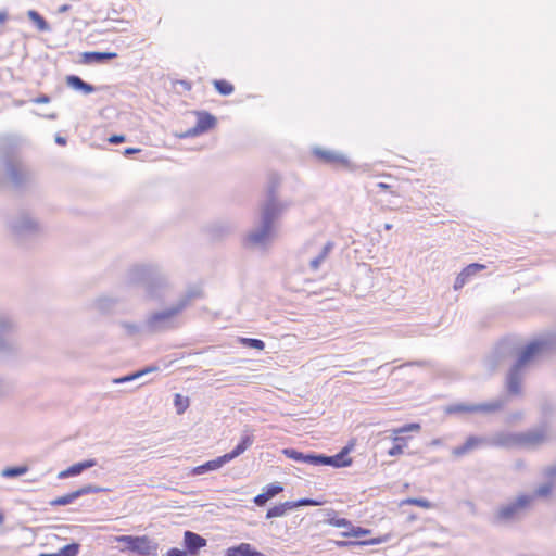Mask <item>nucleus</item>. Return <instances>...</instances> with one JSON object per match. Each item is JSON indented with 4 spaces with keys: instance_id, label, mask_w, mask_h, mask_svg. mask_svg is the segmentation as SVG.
Returning <instances> with one entry per match:
<instances>
[{
    "instance_id": "f257e3e1",
    "label": "nucleus",
    "mask_w": 556,
    "mask_h": 556,
    "mask_svg": "<svg viewBox=\"0 0 556 556\" xmlns=\"http://www.w3.org/2000/svg\"><path fill=\"white\" fill-rule=\"evenodd\" d=\"M556 352V331L540 336L529 342L517 356L516 362L509 368L505 387L507 393L513 396L520 395L522 392V381L526 377L528 367L535 361L548 356Z\"/></svg>"
},
{
    "instance_id": "f03ea898",
    "label": "nucleus",
    "mask_w": 556,
    "mask_h": 556,
    "mask_svg": "<svg viewBox=\"0 0 556 556\" xmlns=\"http://www.w3.org/2000/svg\"><path fill=\"white\" fill-rule=\"evenodd\" d=\"M279 185L280 177L271 175L267 187L266 200L262 203L260 208V223L245 236L244 244L247 247L267 245L274 233V222L279 218L289 206L288 203L277 199Z\"/></svg>"
},
{
    "instance_id": "7ed1b4c3",
    "label": "nucleus",
    "mask_w": 556,
    "mask_h": 556,
    "mask_svg": "<svg viewBox=\"0 0 556 556\" xmlns=\"http://www.w3.org/2000/svg\"><path fill=\"white\" fill-rule=\"evenodd\" d=\"M333 248V241L325 240L323 235H316L303 244L300 256L313 271H317Z\"/></svg>"
},
{
    "instance_id": "20e7f679",
    "label": "nucleus",
    "mask_w": 556,
    "mask_h": 556,
    "mask_svg": "<svg viewBox=\"0 0 556 556\" xmlns=\"http://www.w3.org/2000/svg\"><path fill=\"white\" fill-rule=\"evenodd\" d=\"M533 501L534 495H518L514 501H510L497 508L491 518V523L497 526L519 521L526 515Z\"/></svg>"
},
{
    "instance_id": "39448f33",
    "label": "nucleus",
    "mask_w": 556,
    "mask_h": 556,
    "mask_svg": "<svg viewBox=\"0 0 556 556\" xmlns=\"http://www.w3.org/2000/svg\"><path fill=\"white\" fill-rule=\"evenodd\" d=\"M5 174L16 189L30 186L35 180V173L21 160L15 152L7 153L2 157Z\"/></svg>"
},
{
    "instance_id": "423d86ee",
    "label": "nucleus",
    "mask_w": 556,
    "mask_h": 556,
    "mask_svg": "<svg viewBox=\"0 0 556 556\" xmlns=\"http://www.w3.org/2000/svg\"><path fill=\"white\" fill-rule=\"evenodd\" d=\"M8 228L18 243L31 239L41 232L39 222L26 211H20L10 216L7 222Z\"/></svg>"
},
{
    "instance_id": "0eeeda50",
    "label": "nucleus",
    "mask_w": 556,
    "mask_h": 556,
    "mask_svg": "<svg viewBox=\"0 0 556 556\" xmlns=\"http://www.w3.org/2000/svg\"><path fill=\"white\" fill-rule=\"evenodd\" d=\"M127 282L131 286L142 285L149 298H156L160 293L155 292L152 287L154 283L159 287H164L165 277L151 266L137 265L129 269Z\"/></svg>"
},
{
    "instance_id": "6e6552de",
    "label": "nucleus",
    "mask_w": 556,
    "mask_h": 556,
    "mask_svg": "<svg viewBox=\"0 0 556 556\" xmlns=\"http://www.w3.org/2000/svg\"><path fill=\"white\" fill-rule=\"evenodd\" d=\"M507 400L505 397H498L488 403L473 404V403H456L452 404L446 408L448 414H493L500 412L506 405Z\"/></svg>"
},
{
    "instance_id": "1a4fd4ad",
    "label": "nucleus",
    "mask_w": 556,
    "mask_h": 556,
    "mask_svg": "<svg viewBox=\"0 0 556 556\" xmlns=\"http://www.w3.org/2000/svg\"><path fill=\"white\" fill-rule=\"evenodd\" d=\"M115 540L116 542L126 544L127 549L140 556H155L157 553L159 544L147 535H119L116 536Z\"/></svg>"
},
{
    "instance_id": "9d476101",
    "label": "nucleus",
    "mask_w": 556,
    "mask_h": 556,
    "mask_svg": "<svg viewBox=\"0 0 556 556\" xmlns=\"http://www.w3.org/2000/svg\"><path fill=\"white\" fill-rule=\"evenodd\" d=\"M179 314L175 306L151 314L146 320L149 333L162 332L173 327V319Z\"/></svg>"
},
{
    "instance_id": "9b49d317",
    "label": "nucleus",
    "mask_w": 556,
    "mask_h": 556,
    "mask_svg": "<svg viewBox=\"0 0 556 556\" xmlns=\"http://www.w3.org/2000/svg\"><path fill=\"white\" fill-rule=\"evenodd\" d=\"M312 152L316 159H318L320 162L327 165L337 167H348L350 164L348 157L344 154L333 150L316 147L313 149Z\"/></svg>"
},
{
    "instance_id": "f8f14e48",
    "label": "nucleus",
    "mask_w": 556,
    "mask_h": 556,
    "mask_svg": "<svg viewBox=\"0 0 556 556\" xmlns=\"http://www.w3.org/2000/svg\"><path fill=\"white\" fill-rule=\"evenodd\" d=\"M547 430L545 427L519 433V446L536 447L545 442Z\"/></svg>"
},
{
    "instance_id": "ddd939ff",
    "label": "nucleus",
    "mask_w": 556,
    "mask_h": 556,
    "mask_svg": "<svg viewBox=\"0 0 556 556\" xmlns=\"http://www.w3.org/2000/svg\"><path fill=\"white\" fill-rule=\"evenodd\" d=\"M207 545V540L203 538L202 535L192 532V531H185L184 533V547L185 552H187V555L190 556H198L201 548L205 547Z\"/></svg>"
},
{
    "instance_id": "4468645a",
    "label": "nucleus",
    "mask_w": 556,
    "mask_h": 556,
    "mask_svg": "<svg viewBox=\"0 0 556 556\" xmlns=\"http://www.w3.org/2000/svg\"><path fill=\"white\" fill-rule=\"evenodd\" d=\"M15 330V323L12 317L5 313H0V350H7L11 346L10 338Z\"/></svg>"
},
{
    "instance_id": "2eb2a0df",
    "label": "nucleus",
    "mask_w": 556,
    "mask_h": 556,
    "mask_svg": "<svg viewBox=\"0 0 556 556\" xmlns=\"http://www.w3.org/2000/svg\"><path fill=\"white\" fill-rule=\"evenodd\" d=\"M352 448L353 445H346L336 455H325V466H331L333 468H343L350 466L352 464V458L349 457V454Z\"/></svg>"
},
{
    "instance_id": "dca6fc26",
    "label": "nucleus",
    "mask_w": 556,
    "mask_h": 556,
    "mask_svg": "<svg viewBox=\"0 0 556 556\" xmlns=\"http://www.w3.org/2000/svg\"><path fill=\"white\" fill-rule=\"evenodd\" d=\"M486 266L479 263H471L467 265L456 277L454 282V290L462 289L473 276L483 270Z\"/></svg>"
},
{
    "instance_id": "f3484780",
    "label": "nucleus",
    "mask_w": 556,
    "mask_h": 556,
    "mask_svg": "<svg viewBox=\"0 0 556 556\" xmlns=\"http://www.w3.org/2000/svg\"><path fill=\"white\" fill-rule=\"evenodd\" d=\"M204 296L203 289L200 286H190L184 295L179 299L176 305H174L178 312H182L192 301L202 299Z\"/></svg>"
},
{
    "instance_id": "a211bd4d",
    "label": "nucleus",
    "mask_w": 556,
    "mask_h": 556,
    "mask_svg": "<svg viewBox=\"0 0 556 556\" xmlns=\"http://www.w3.org/2000/svg\"><path fill=\"white\" fill-rule=\"evenodd\" d=\"M254 442V434L251 429L248 427L242 431L241 440L238 445L228 454L230 459H235L241 454H243Z\"/></svg>"
},
{
    "instance_id": "6ab92c4d",
    "label": "nucleus",
    "mask_w": 556,
    "mask_h": 556,
    "mask_svg": "<svg viewBox=\"0 0 556 556\" xmlns=\"http://www.w3.org/2000/svg\"><path fill=\"white\" fill-rule=\"evenodd\" d=\"M231 462L230 456L228 454H224L215 459L208 460L203 465H200L193 469L194 475H202L207 471L217 470L223 467L225 464Z\"/></svg>"
},
{
    "instance_id": "aec40b11",
    "label": "nucleus",
    "mask_w": 556,
    "mask_h": 556,
    "mask_svg": "<svg viewBox=\"0 0 556 556\" xmlns=\"http://www.w3.org/2000/svg\"><path fill=\"white\" fill-rule=\"evenodd\" d=\"M96 465H97V460L96 459H93V458L86 459L84 462L76 463V464L70 466L66 470L61 471L58 477L60 479H65V478H68V477L78 476L84 470L89 469V468H91V467H93Z\"/></svg>"
},
{
    "instance_id": "412c9836",
    "label": "nucleus",
    "mask_w": 556,
    "mask_h": 556,
    "mask_svg": "<svg viewBox=\"0 0 556 556\" xmlns=\"http://www.w3.org/2000/svg\"><path fill=\"white\" fill-rule=\"evenodd\" d=\"M66 85L84 94H89L96 91V87L89 83L84 81L77 75H67L65 78Z\"/></svg>"
},
{
    "instance_id": "4be33fe9",
    "label": "nucleus",
    "mask_w": 556,
    "mask_h": 556,
    "mask_svg": "<svg viewBox=\"0 0 556 556\" xmlns=\"http://www.w3.org/2000/svg\"><path fill=\"white\" fill-rule=\"evenodd\" d=\"M198 121H197V129L202 134L215 127L217 124V119L214 115L206 111H198L195 112Z\"/></svg>"
},
{
    "instance_id": "5701e85b",
    "label": "nucleus",
    "mask_w": 556,
    "mask_h": 556,
    "mask_svg": "<svg viewBox=\"0 0 556 556\" xmlns=\"http://www.w3.org/2000/svg\"><path fill=\"white\" fill-rule=\"evenodd\" d=\"M117 53L115 52H99L90 51L81 54V62L85 64L91 63H104L108 60L115 59Z\"/></svg>"
},
{
    "instance_id": "b1692460",
    "label": "nucleus",
    "mask_w": 556,
    "mask_h": 556,
    "mask_svg": "<svg viewBox=\"0 0 556 556\" xmlns=\"http://www.w3.org/2000/svg\"><path fill=\"white\" fill-rule=\"evenodd\" d=\"M226 556H266L263 553L256 551L249 543H240L237 546L227 548Z\"/></svg>"
},
{
    "instance_id": "393cba45",
    "label": "nucleus",
    "mask_w": 556,
    "mask_h": 556,
    "mask_svg": "<svg viewBox=\"0 0 556 556\" xmlns=\"http://www.w3.org/2000/svg\"><path fill=\"white\" fill-rule=\"evenodd\" d=\"M492 444L500 447L519 446V433H498L492 439Z\"/></svg>"
},
{
    "instance_id": "a878e982",
    "label": "nucleus",
    "mask_w": 556,
    "mask_h": 556,
    "mask_svg": "<svg viewBox=\"0 0 556 556\" xmlns=\"http://www.w3.org/2000/svg\"><path fill=\"white\" fill-rule=\"evenodd\" d=\"M117 299L111 296H100L94 301V307L97 311L103 314H109L114 311L117 305Z\"/></svg>"
},
{
    "instance_id": "bb28decb",
    "label": "nucleus",
    "mask_w": 556,
    "mask_h": 556,
    "mask_svg": "<svg viewBox=\"0 0 556 556\" xmlns=\"http://www.w3.org/2000/svg\"><path fill=\"white\" fill-rule=\"evenodd\" d=\"M291 509H292V505H291L290 501H287L285 503H281L279 505H276V506L269 508L266 513V518L271 519L275 517H281V516L286 515V513L288 510H291Z\"/></svg>"
},
{
    "instance_id": "cd10ccee",
    "label": "nucleus",
    "mask_w": 556,
    "mask_h": 556,
    "mask_svg": "<svg viewBox=\"0 0 556 556\" xmlns=\"http://www.w3.org/2000/svg\"><path fill=\"white\" fill-rule=\"evenodd\" d=\"M232 231V227L226 223L214 224L210 228L211 236L215 239L223 238Z\"/></svg>"
},
{
    "instance_id": "c85d7f7f",
    "label": "nucleus",
    "mask_w": 556,
    "mask_h": 556,
    "mask_svg": "<svg viewBox=\"0 0 556 556\" xmlns=\"http://www.w3.org/2000/svg\"><path fill=\"white\" fill-rule=\"evenodd\" d=\"M27 16L30 21H33L36 24L39 30L49 31L51 29L48 22L37 11L29 10L27 12Z\"/></svg>"
},
{
    "instance_id": "c756f323",
    "label": "nucleus",
    "mask_w": 556,
    "mask_h": 556,
    "mask_svg": "<svg viewBox=\"0 0 556 556\" xmlns=\"http://www.w3.org/2000/svg\"><path fill=\"white\" fill-rule=\"evenodd\" d=\"M118 325L124 329L125 334L129 338H135L142 332V328L136 323L118 321Z\"/></svg>"
},
{
    "instance_id": "7c9ffc66",
    "label": "nucleus",
    "mask_w": 556,
    "mask_h": 556,
    "mask_svg": "<svg viewBox=\"0 0 556 556\" xmlns=\"http://www.w3.org/2000/svg\"><path fill=\"white\" fill-rule=\"evenodd\" d=\"M384 540L381 538L371 539V540H364V541H337L336 545L339 547H346L352 545H375L380 544Z\"/></svg>"
},
{
    "instance_id": "2f4dec72",
    "label": "nucleus",
    "mask_w": 556,
    "mask_h": 556,
    "mask_svg": "<svg viewBox=\"0 0 556 556\" xmlns=\"http://www.w3.org/2000/svg\"><path fill=\"white\" fill-rule=\"evenodd\" d=\"M215 89L223 96H229L233 92L235 88L233 86L224 79H216L213 83Z\"/></svg>"
},
{
    "instance_id": "473e14b6",
    "label": "nucleus",
    "mask_w": 556,
    "mask_h": 556,
    "mask_svg": "<svg viewBox=\"0 0 556 556\" xmlns=\"http://www.w3.org/2000/svg\"><path fill=\"white\" fill-rule=\"evenodd\" d=\"M28 471L27 466L7 467L2 470L1 476L4 478H15Z\"/></svg>"
},
{
    "instance_id": "72a5a7b5",
    "label": "nucleus",
    "mask_w": 556,
    "mask_h": 556,
    "mask_svg": "<svg viewBox=\"0 0 556 556\" xmlns=\"http://www.w3.org/2000/svg\"><path fill=\"white\" fill-rule=\"evenodd\" d=\"M77 495L75 491L67 493L63 496L56 497L50 502L51 506H65L72 504L75 500H77Z\"/></svg>"
},
{
    "instance_id": "f704fd0d",
    "label": "nucleus",
    "mask_w": 556,
    "mask_h": 556,
    "mask_svg": "<svg viewBox=\"0 0 556 556\" xmlns=\"http://www.w3.org/2000/svg\"><path fill=\"white\" fill-rule=\"evenodd\" d=\"M105 491H108V490L104 488L93 485V484H86V485L75 490V493H76L77 497L79 498L87 494L101 493V492H105Z\"/></svg>"
},
{
    "instance_id": "c9c22d12",
    "label": "nucleus",
    "mask_w": 556,
    "mask_h": 556,
    "mask_svg": "<svg viewBox=\"0 0 556 556\" xmlns=\"http://www.w3.org/2000/svg\"><path fill=\"white\" fill-rule=\"evenodd\" d=\"M189 399L187 396H182L181 394H175L174 405L176 407L177 414L181 415L189 407Z\"/></svg>"
},
{
    "instance_id": "e433bc0d",
    "label": "nucleus",
    "mask_w": 556,
    "mask_h": 556,
    "mask_svg": "<svg viewBox=\"0 0 556 556\" xmlns=\"http://www.w3.org/2000/svg\"><path fill=\"white\" fill-rule=\"evenodd\" d=\"M283 454L286 455V457L294 462L306 463L307 453H303L294 448H285Z\"/></svg>"
},
{
    "instance_id": "4c0bfd02",
    "label": "nucleus",
    "mask_w": 556,
    "mask_h": 556,
    "mask_svg": "<svg viewBox=\"0 0 556 556\" xmlns=\"http://www.w3.org/2000/svg\"><path fill=\"white\" fill-rule=\"evenodd\" d=\"M241 343L249 349L264 350V341L255 338H240Z\"/></svg>"
},
{
    "instance_id": "58836bf2",
    "label": "nucleus",
    "mask_w": 556,
    "mask_h": 556,
    "mask_svg": "<svg viewBox=\"0 0 556 556\" xmlns=\"http://www.w3.org/2000/svg\"><path fill=\"white\" fill-rule=\"evenodd\" d=\"M403 504L415 505V506H419V507H422L426 509H430V508L434 507L433 503H431L430 501H428L426 498H421V497L420 498L409 497V498L403 501Z\"/></svg>"
},
{
    "instance_id": "ea45409f",
    "label": "nucleus",
    "mask_w": 556,
    "mask_h": 556,
    "mask_svg": "<svg viewBox=\"0 0 556 556\" xmlns=\"http://www.w3.org/2000/svg\"><path fill=\"white\" fill-rule=\"evenodd\" d=\"M79 547L80 545L78 543H71L63 546L59 551V554L60 556H77V554L79 553Z\"/></svg>"
},
{
    "instance_id": "a19ab883",
    "label": "nucleus",
    "mask_w": 556,
    "mask_h": 556,
    "mask_svg": "<svg viewBox=\"0 0 556 556\" xmlns=\"http://www.w3.org/2000/svg\"><path fill=\"white\" fill-rule=\"evenodd\" d=\"M395 444L389 450L390 456H397L403 453V448L405 446V439L402 437L394 438Z\"/></svg>"
},
{
    "instance_id": "79ce46f5",
    "label": "nucleus",
    "mask_w": 556,
    "mask_h": 556,
    "mask_svg": "<svg viewBox=\"0 0 556 556\" xmlns=\"http://www.w3.org/2000/svg\"><path fill=\"white\" fill-rule=\"evenodd\" d=\"M368 533H370V530L364 529L362 527H354L353 525H351L350 530L342 532V535L346 536V538L348 536L359 538V536L366 535Z\"/></svg>"
},
{
    "instance_id": "37998d69",
    "label": "nucleus",
    "mask_w": 556,
    "mask_h": 556,
    "mask_svg": "<svg viewBox=\"0 0 556 556\" xmlns=\"http://www.w3.org/2000/svg\"><path fill=\"white\" fill-rule=\"evenodd\" d=\"M553 490V482H546L542 485H540L535 492L532 494L535 497H546L552 493Z\"/></svg>"
},
{
    "instance_id": "c03bdc74",
    "label": "nucleus",
    "mask_w": 556,
    "mask_h": 556,
    "mask_svg": "<svg viewBox=\"0 0 556 556\" xmlns=\"http://www.w3.org/2000/svg\"><path fill=\"white\" fill-rule=\"evenodd\" d=\"M325 454L307 453L306 464L325 466Z\"/></svg>"
},
{
    "instance_id": "a18cd8bd",
    "label": "nucleus",
    "mask_w": 556,
    "mask_h": 556,
    "mask_svg": "<svg viewBox=\"0 0 556 556\" xmlns=\"http://www.w3.org/2000/svg\"><path fill=\"white\" fill-rule=\"evenodd\" d=\"M485 442L486 440L484 438L470 435L467 438L465 445L468 447L469 451H472L473 448L478 447L479 445Z\"/></svg>"
},
{
    "instance_id": "49530a36",
    "label": "nucleus",
    "mask_w": 556,
    "mask_h": 556,
    "mask_svg": "<svg viewBox=\"0 0 556 556\" xmlns=\"http://www.w3.org/2000/svg\"><path fill=\"white\" fill-rule=\"evenodd\" d=\"M292 505V509L296 508L299 506H317L320 505V502L313 500V498H301L298 501H290Z\"/></svg>"
},
{
    "instance_id": "de8ad7c7",
    "label": "nucleus",
    "mask_w": 556,
    "mask_h": 556,
    "mask_svg": "<svg viewBox=\"0 0 556 556\" xmlns=\"http://www.w3.org/2000/svg\"><path fill=\"white\" fill-rule=\"evenodd\" d=\"M282 490H283V486L280 483H271L266 486L264 492L267 494V496L269 498H273L280 492H282Z\"/></svg>"
},
{
    "instance_id": "09e8293b",
    "label": "nucleus",
    "mask_w": 556,
    "mask_h": 556,
    "mask_svg": "<svg viewBox=\"0 0 556 556\" xmlns=\"http://www.w3.org/2000/svg\"><path fill=\"white\" fill-rule=\"evenodd\" d=\"M329 522L330 525L338 528H348V530H350L352 525L351 521L345 518H331Z\"/></svg>"
},
{
    "instance_id": "8fccbe9b",
    "label": "nucleus",
    "mask_w": 556,
    "mask_h": 556,
    "mask_svg": "<svg viewBox=\"0 0 556 556\" xmlns=\"http://www.w3.org/2000/svg\"><path fill=\"white\" fill-rule=\"evenodd\" d=\"M138 378H140V374H138V371H136V372H132L130 375L123 376L121 378H115L113 380V383H117V384L118 383H125V382H129V381L136 380Z\"/></svg>"
},
{
    "instance_id": "3c124183",
    "label": "nucleus",
    "mask_w": 556,
    "mask_h": 556,
    "mask_svg": "<svg viewBox=\"0 0 556 556\" xmlns=\"http://www.w3.org/2000/svg\"><path fill=\"white\" fill-rule=\"evenodd\" d=\"M508 348V343L506 341H502L500 342V344L496 346V353H498L501 356H505L506 354L510 355L513 353V351H507L506 352V349Z\"/></svg>"
},
{
    "instance_id": "603ef678",
    "label": "nucleus",
    "mask_w": 556,
    "mask_h": 556,
    "mask_svg": "<svg viewBox=\"0 0 556 556\" xmlns=\"http://www.w3.org/2000/svg\"><path fill=\"white\" fill-rule=\"evenodd\" d=\"M470 451L468 450V447L465 445V443L463 445H459V446H456L453 448L452 451V454L456 457H459V456H463L467 453H469Z\"/></svg>"
},
{
    "instance_id": "864d4df0",
    "label": "nucleus",
    "mask_w": 556,
    "mask_h": 556,
    "mask_svg": "<svg viewBox=\"0 0 556 556\" xmlns=\"http://www.w3.org/2000/svg\"><path fill=\"white\" fill-rule=\"evenodd\" d=\"M269 500L270 498L267 496V494L265 492H263V493L256 495L253 501L257 506H264L267 503V501H269Z\"/></svg>"
},
{
    "instance_id": "5fc2aeb1",
    "label": "nucleus",
    "mask_w": 556,
    "mask_h": 556,
    "mask_svg": "<svg viewBox=\"0 0 556 556\" xmlns=\"http://www.w3.org/2000/svg\"><path fill=\"white\" fill-rule=\"evenodd\" d=\"M163 556H188V555H187V552H185L184 549L173 547V548L168 549L167 553L164 554Z\"/></svg>"
},
{
    "instance_id": "6e6d98bb",
    "label": "nucleus",
    "mask_w": 556,
    "mask_h": 556,
    "mask_svg": "<svg viewBox=\"0 0 556 556\" xmlns=\"http://www.w3.org/2000/svg\"><path fill=\"white\" fill-rule=\"evenodd\" d=\"M544 476L551 480H554L556 479V465L555 466H551V467H547L545 470H544Z\"/></svg>"
},
{
    "instance_id": "4d7b16f0",
    "label": "nucleus",
    "mask_w": 556,
    "mask_h": 556,
    "mask_svg": "<svg viewBox=\"0 0 556 556\" xmlns=\"http://www.w3.org/2000/svg\"><path fill=\"white\" fill-rule=\"evenodd\" d=\"M544 476L551 480H554L556 479V465L555 466H551V467H547L545 470H544Z\"/></svg>"
},
{
    "instance_id": "13d9d810",
    "label": "nucleus",
    "mask_w": 556,
    "mask_h": 556,
    "mask_svg": "<svg viewBox=\"0 0 556 556\" xmlns=\"http://www.w3.org/2000/svg\"><path fill=\"white\" fill-rule=\"evenodd\" d=\"M202 132L197 129V125H194L192 128L188 129L185 134L181 135L182 138H189L194 137L198 135H201Z\"/></svg>"
},
{
    "instance_id": "bf43d9fd",
    "label": "nucleus",
    "mask_w": 556,
    "mask_h": 556,
    "mask_svg": "<svg viewBox=\"0 0 556 556\" xmlns=\"http://www.w3.org/2000/svg\"><path fill=\"white\" fill-rule=\"evenodd\" d=\"M419 429H420V426L418 424H409V425H407L405 427L400 428L395 432L396 433H403V432L408 431V430H419Z\"/></svg>"
},
{
    "instance_id": "052dcab7",
    "label": "nucleus",
    "mask_w": 556,
    "mask_h": 556,
    "mask_svg": "<svg viewBox=\"0 0 556 556\" xmlns=\"http://www.w3.org/2000/svg\"><path fill=\"white\" fill-rule=\"evenodd\" d=\"M125 141L124 135H113L109 138V142L112 144H117Z\"/></svg>"
},
{
    "instance_id": "680f3d73",
    "label": "nucleus",
    "mask_w": 556,
    "mask_h": 556,
    "mask_svg": "<svg viewBox=\"0 0 556 556\" xmlns=\"http://www.w3.org/2000/svg\"><path fill=\"white\" fill-rule=\"evenodd\" d=\"M33 101L38 104L49 103L50 97L47 94H40L37 98H35Z\"/></svg>"
},
{
    "instance_id": "e2e57ef3",
    "label": "nucleus",
    "mask_w": 556,
    "mask_h": 556,
    "mask_svg": "<svg viewBox=\"0 0 556 556\" xmlns=\"http://www.w3.org/2000/svg\"><path fill=\"white\" fill-rule=\"evenodd\" d=\"M166 287H167V280H166V279H165V286H164V287H159L156 283H154V285H153V287H152V288H153V290H154L155 292H159V293H160V295H159V296H156L155 299H160V298H162V296H163V294H164V290L166 289Z\"/></svg>"
},
{
    "instance_id": "0e129e2a",
    "label": "nucleus",
    "mask_w": 556,
    "mask_h": 556,
    "mask_svg": "<svg viewBox=\"0 0 556 556\" xmlns=\"http://www.w3.org/2000/svg\"><path fill=\"white\" fill-rule=\"evenodd\" d=\"M157 369H159V367H156V366H149V367H146V368H143L141 370H137V371H138V374H140V377H142L149 372L156 371Z\"/></svg>"
},
{
    "instance_id": "69168bd1",
    "label": "nucleus",
    "mask_w": 556,
    "mask_h": 556,
    "mask_svg": "<svg viewBox=\"0 0 556 556\" xmlns=\"http://www.w3.org/2000/svg\"><path fill=\"white\" fill-rule=\"evenodd\" d=\"M140 150L139 149H136V148H127L124 150V154L125 155H130V154H134V153H137L139 152Z\"/></svg>"
},
{
    "instance_id": "338daca9",
    "label": "nucleus",
    "mask_w": 556,
    "mask_h": 556,
    "mask_svg": "<svg viewBox=\"0 0 556 556\" xmlns=\"http://www.w3.org/2000/svg\"><path fill=\"white\" fill-rule=\"evenodd\" d=\"M70 9H71V5H70V4H63V5H61V7L58 9V12H59V13H65V12H67Z\"/></svg>"
},
{
    "instance_id": "774afa93",
    "label": "nucleus",
    "mask_w": 556,
    "mask_h": 556,
    "mask_svg": "<svg viewBox=\"0 0 556 556\" xmlns=\"http://www.w3.org/2000/svg\"><path fill=\"white\" fill-rule=\"evenodd\" d=\"M55 142L60 146H64L66 143V139L64 137H61V136H56L55 137Z\"/></svg>"
}]
</instances>
